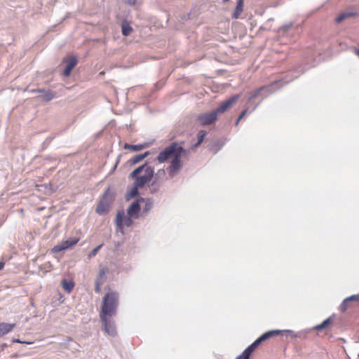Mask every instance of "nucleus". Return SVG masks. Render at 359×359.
Returning a JSON list of instances; mask_svg holds the SVG:
<instances>
[{"mask_svg": "<svg viewBox=\"0 0 359 359\" xmlns=\"http://www.w3.org/2000/svg\"><path fill=\"white\" fill-rule=\"evenodd\" d=\"M355 53L359 57V49H355Z\"/></svg>", "mask_w": 359, "mask_h": 359, "instance_id": "obj_33", "label": "nucleus"}, {"mask_svg": "<svg viewBox=\"0 0 359 359\" xmlns=\"http://www.w3.org/2000/svg\"><path fill=\"white\" fill-rule=\"evenodd\" d=\"M149 154H150L149 151H146L144 154L136 155L131 160L132 163L135 164V163H139L140 161H142L144 158L147 157L149 155Z\"/></svg>", "mask_w": 359, "mask_h": 359, "instance_id": "obj_20", "label": "nucleus"}, {"mask_svg": "<svg viewBox=\"0 0 359 359\" xmlns=\"http://www.w3.org/2000/svg\"><path fill=\"white\" fill-rule=\"evenodd\" d=\"M217 118V114L215 111L200 114L197 119L202 126H208L214 123Z\"/></svg>", "mask_w": 359, "mask_h": 359, "instance_id": "obj_7", "label": "nucleus"}, {"mask_svg": "<svg viewBox=\"0 0 359 359\" xmlns=\"http://www.w3.org/2000/svg\"><path fill=\"white\" fill-rule=\"evenodd\" d=\"M229 0H223L224 2H227L229 1Z\"/></svg>", "mask_w": 359, "mask_h": 359, "instance_id": "obj_37", "label": "nucleus"}, {"mask_svg": "<svg viewBox=\"0 0 359 359\" xmlns=\"http://www.w3.org/2000/svg\"><path fill=\"white\" fill-rule=\"evenodd\" d=\"M145 199L143 198H140L135 202H133L127 210V213L130 217H137V215L140 210V203L141 202H144Z\"/></svg>", "mask_w": 359, "mask_h": 359, "instance_id": "obj_12", "label": "nucleus"}, {"mask_svg": "<svg viewBox=\"0 0 359 359\" xmlns=\"http://www.w3.org/2000/svg\"><path fill=\"white\" fill-rule=\"evenodd\" d=\"M244 8V3L237 2L236 7L232 13L233 19H238L240 18L241 14L243 13Z\"/></svg>", "mask_w": 359, "mask_h": 359, "instance_id": "obj_16", "label": "nucleus"}, {"mask_svg": "<svg viewBox=\"0 0 359 359\" xmlns=\"http://www.w3.org/2000/svg\"><path fill=\"white\" fill-rule=\"evenodd\" d=\"M128 4L130 5H135L136 4V0H128Z\"/></svg>", "mask_w": 359, "mask_h": 359, "instance_id": "obj_30", "label": "nucleus"}, {"mask_svg": "<svg viewBox=\"0 0 359 359\" xmlns=\"http://www.w3.org/2000/svg\"><path fill=\"white\" fill-rule=\"evenodd\" d=\"M247 111L248 110L247 109H245L243 110L241 114L239 115L238 119H237V121H236V125L238 124V122L245 116V114H247Z\"/></svg>", "mask_w": 359, "mask_h": 359, "instance_id": "obj_27", "label": "nucleus"}, {"mask_svg": "<svg viewBox=\"0 0 359 359\" xmlns=\"http://www.w3.org/2000/svg\"><path fill=\"white\" fill-rule=\"evenodd\" d=\"M278 83V81H275L274 83H271L270 86H262V87H260L257 89H256L255 90L252 91L250 93V97H249V100H252L255 98H256L259 94L260 93L264 90H270V88L274 85V84H277Z\"/></svg>", "mask_w": 359, "mask_h": 359, "instance_id": "obj_14", "label": "nucleus"}, {"mask_svg": "<svg viewBox=\"0 0 359 359\" xmlns=\"http://www.w3.org/2000/svg\"><path fill=\"white\" fill-rule=\"evenodd\" d=\"M347 17V15L346 14H341L340 15H339L337 18H336V22H341L343 20H344Z\"/></svg>", "mask_w": 359, "mask_h": 359, "instance_id": "obj_28", "label": "nucleus"}, {"mask_svg": "<svg viewBox=\"0 0 359 359\" xmlns=\"http://www.w3.org/2000/svg\"><path fill=\"white\" fill-rule=\"evenodd\" d=\"M237 2L244 3V0H238Z\"/></svg>", "mask_w": 359, "mask_h": 359, "instance_id": "obj_35", "label": "nucleus"}, {"mask_svg": "<svg viewBox=\"0 0 359 359\" xmlns=\"http://www.w3.org/2000/svg\"><path fill=\"white\" fill-rule=\"evenodd\" d=\"M293 336L294 337H300V334L299 333H296V334H294Z\"/></svg>", "mask_w": 359, "mask_h": 359, "instance_id": "obj_32", "label": "nucleus"}, {"mask_svg": "<svg viewBox=\"0 0 359 359\" xmlns=\"http://www.w3.org/2000/svg\"><path fill=\"white\" fill-rule=\"evenodd\" d=\"M118 293L110 291L105 294L99 313V316H114L118 306Z\"/></svg>", "mask_w": 359, "mask_h": 359, "instance_id": "obj_2", "label": "nucleus"}, {"mask_svg": "<svg viewBox=\"0 0 359 359\" xmlns=\"http://www.w3.org/2000/svg\"><path fill=\"white\" fill-rule=\"evenodd\" d=\"M240 97L239 95H236L231 97L230 99L222 102L219 106L217 108L215 111L217 114L224 113L229 108H230L233 104H234Z\"/></svg>", "mask_w": 359, "mask_h": 359, "instance_id": "obj_11", "label": "nucleus"}, {"mask_svg": "<svg viewBox=\"0 0 359 359\" xmlns=\"http://www.w3.org/2000/svg\"><path fill=\"white\" fill-rule=\"evenodd\" d=\"M79 242V238H69L66 241H62L61 243H58L57 245H55L53 249L52 252L55 253H57L61 252L62 250L68 249L74 245H75Z\"/></svg>", "mask_w": 359, "mask_h": 359, "instance_id": "obj_8", "label": "nucleus"}, {"mask_svg": "<svg viewBox=\"0 0 359 359\" xmlns=\"http://www.w3.org/2000/svg\"><path fill=\"white\" fill-rule=\"evenodd\" d=\"M112 201V196L109 193V190H107L102 198V200L99 202L96 212L99 215H105L107 214L110 208L111 201Z\"/></svg>", "mask_w": 359, "mask_h": 359, "instance_id": "obj_6", "label": "nucleus"}, {"mask_svg": "<svg viewBox=\"0 0 359 359\" xmlns=\"http://www.w3.org/2000/svg\"><path fill=\"white\" fill-rule=\"evenodd\" d=\"M142 187H143L138 186L137 182H134L133 186L132 189H130V192L128 193V199H129L130 198H133V197L136 196L138 194L139 189H140Z\"/></svg>", "mask_w": 359, "mask_h": 359, "instance_id": "obj_18", "label": "nucleus"}, {"mask_svg": "<svg viewBox=\"0 0 359 359\" xmlns=\"http://www.w3.org/2000/svg\"><path fill=\"white\" fill-rule=\"evenodd\" d=\"M62 287L64 290L67 292H71L74 287V283L72 280L67 281L66 279H63L61 281Z\"/></svg>", "mask_w": 359, "mask_h": 359, "instance_id": "obj_17", "label": "nucleus"}, {"mask_svg": "<svg viewBox=\"0 0 359 359\" xmlns=\"http://www.w3.org/2000/svg\"><path fill=\"white\" fill-rule=\"evenodd\" d=\"M133 221L130 217H124V212L119 211L116 215V224L120 230H122L123 226H129L132 224Z\"/></svg>", "mask_w": 359, "mask_h": 359, "instance_id": "obj_10", "label": "nucleus"}, {"mask_svg": "<svg viewBox=\"0 0 359 359\" xmlns=\"http://www.w3.org/2000/svg\"><path fill=\"white\" fill-rule=\"evenodd\" d=\"M102 329L106 334L109 336L114 337L116 335V327L114 320L112 319L113 316H99Z\"/></svg>", "mask_w": 359, "mask_h": 359, "instance_id": "obj_5", "label": "nucleus"}, {"mask_svg": "<svg viewBox=\"0 0 359 359\" xmlns=\"http://www.w3.org/2000/svg\"><path fill=\"white\" fill-rule=\"evenodd\" d=\"M160 174H162V175H165V170H158L156 175L158 176Z\"/></svg>", "mask_w": 359, "mask_h": 359, "instance_id": "obj_31", "label": "nucleus"}, {"mask_svg": "<svg viewBox=\"0 0 359 359\" xmlns=\"http://www.w3.org/2000/svg\"><path fill=\"white\" fill-rule=\"evenodd\" d=\"M15 327L14 323H0V337L12 331Z\"/></svg>", "mask_w": 359, "mask_h": 359, "instance_id": "obj_13", "label": "nucleus"}, {"mask_svg": "<svg viewBox=\"0 0 359 359\" xmlns=\"http://www.w3.org/2000/svg\"><path fill=\"white\" fill-rule=\"evenodd\" d=\"M286 332H290V333H293V332L291 330H286Z\"/></svg>", "mask_w": 359, "mask_h": 359, "instance_id": "obj_36", "label": "nucleus"}, {"mask_svg": "<svg viewBox=\"0 0 359 359\" xmlns=\"http://www.w3.org/2000/svg\"><path fill=\"white\" fill-rule=\"evenodd\" d=\"M351 300H359V297L357 295H353V296L346 299L344 300V303H346L348 301H351Z\"/></svg>", "mask_w": 359, "mask_h": 359, "instance_id": "obj_29", "label": "nucleus"}, {"mask_svg": "<svg viewBox=\"0 0 359 359\" xmlns=\"http://www.w3.org/2000/svg\"><path fill=\"white\" fill-rule=\"evenodd\" d=\"M63 62L66 63V67L63 72V76H69L72 70L76 67L78 60L76 56L72 55L64 59Z\"/></svg>", "mask_w": 359, "mask_h": 359, "instance_id": "obj_9", "label": "nucleus"}, {"mask_svg": "<svg viewBox=\"0 0 359 359\" xmlns=\"http://www.w3.org/2000/svg\"><path fill=\"white\" fill-rule=\"evenodd\" d=\"M283 331L279 330H274L266 332L262 334L251 345H250L241 355H238L236 359H250V355L255 351L257 346L263 341L278 336L282 333Z\"/></svg>", "mask_w": 359, "mask_h": 359, "instance_id": "obj_4", "label": "nucleus"}, {"mask_svg": "<svg viewBox=\"0 0 359 359\" xmlns=\"http://www.w3.org/2000/svg\"><path fill=\"white\" fill-rule=\"evenodd\" d=\"M153 177L154 169L147 163L138 167L130 174V177L133 179L138 186L142 187L149 183Z\"/></svg>", "mask_w": 359, "mask_h": 359, "instance_id": "obj_3", "label": "nucleus"}, {"mask_svg": "<svg viewBox=\"0 0 359 359\" xmlns=\"http://www.w3.org/2000/svg\"><path fill=\"white\" fill-rule=\"evenodd\" d=\"M4 263H0V270L4 267Z\"/></svg>", "mask_w": 359, "mask_h": 359, "instance_id": "obj_34", "label": "nucleus"}, {"mask_svg": "<svg viewBox=\"0 0 359 359\" xmlns=\"http://www.w3.org/2000/svg\"><path fill=\"white\" fill-rule=\"evenodd\" d=\"M122 34L124 36H128L131 34L133 28L128 22H123L121 25Z\"/></svg>", "mask_w": 359, "mask_h": 359, "instance_id": "obj_21", "label": "nucleus"}, {"mask_svg": "<svg viewBox=\"0 0 359 359\" xmlns=\"http://www.w3.org/2000/svg\"><path fill=\"white\" fill-rule=\"evenodd\" d=\"M102 285V281L97 279L95 281V291L97 293H99L101 290V285Z\"/></svg>", "mask_w": 359, "mask_h": 359, "instance_id": "obj_24", "label": "nucleus"}, {"mask_svg": "<svg viewBox=\"0 0 359 359\" xmlns=\"http://www.w3.org/2000/svg\"><path fill=\"white\" fill-rule=\"evenodd\" d=\"M102 245H100L98 246H97L95 248H94L91 252L88 255V257L89 258H92L93 257H95L97 253L98 252V251L100 250V249L102 248Z\"/></svg>", "mask_w": 359, "mask_h": 359, "instance_id": "obj_23", "label": "nucleus"}, {"mask_svg": "<svg viewBox=\"0 0 359 359\" xmlns=\"http://www.w3.org/2000/svg\"><path fill=\"white\" fill-rule=\"evenodd\" d=\"M331 323H332V319H331V318H328L325 320H324L322 323L316 325L313 327V329L317 331L323 330V329H325V328L328 327L331 325Z\"/></svg>", "mask_w": 359, "mask_h": 359, "instance_id": "obj_19", "label": "nucleus"}, {"mask_svg": "<svg viewBox=\"0 0 359 359\" xmlns=\"http://www.w3.org/2000/svg\"><path fill=\"white\" fill-rule=\"evenodd\" d=\"M107 273V269L106 268H102L100 269L98 277L97 279H99L102 280V278L104 276V275Z\"/></svg>", "mask_w": 359, "mask_h": 359, "instance_id": "obj_25", "label": "nucleus"}, {"mask_svg": "<svg viewBox=\"0 0 359 359\" xmlns=\"http://www.w3.org/2000/svg\"><path fill=\"white\" fill-rule=\"evenodd\" d=\"M148 147V144L147 143H144V144H126L124 145V149H129L132 151H141L145 148H147Z\"/></svg>", "mask_w": 359, "mask_h": 359, "instance_id": "obj_15", "label": "nucleus"}, {"mask_svg": "<svg viewBox=\"0 0 359 359\" xmlns=\"http://www.w3.org/2000/svg\"><path fill=\"white\" fill-rule=\"evenodd\" d=\"M206 131L202 130H200L197 135V137H198V142L194 145V148H196L197 147H198L202 142L204 140V138L206 136Z\"/></svg>", "mask_w": 359, "mask_h": 359, "instance_id": "obj_22", "label": "nucleus"}, {"mask_svg": "<svg viewBox=\"0 0 359 359\" xmlns=\"http://www.w3.org/2000/svg\"><path fill=\"white\" fill-rule=\"evenodd\" d=\"M187 151L178 142H172L168 147H165L161 151L157 157L159 163H164L168 159L172 158L167 171L170 177H173L178 175L180 170L183 167V161L182 158Z\"/></svg>", "mask_w": 359, "mask_h": 359, "instance_id": "obj_1", "label": "nucleus"}, {"mask_svg": "<svg viewBox=\"0 0 359 359\" xmlns=\"http://www.w3.org/2000/svg\"><path fill=\"white\" fill-rule=\"evenodd\" d=\"M144 203H145V210H149L152 205L151 201L149 199H145V201Z\"/></svg>", "mask_w": 359, "mask_h": 359, "instance_id": "obj_26", "label": "nucleus"}]
</instances>
